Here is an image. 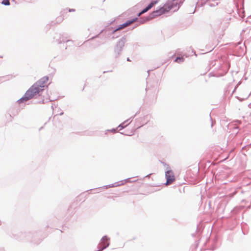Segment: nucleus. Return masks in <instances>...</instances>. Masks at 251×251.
<instances>
[{
  "instance_id": "obj_1",
  "label": "nucleus",
  "mask_w": 251,
  "mask_h": 251,
  "mask_svg": "<svg viewBox=\"0 0 251 251\" xmlns=\"http://www.w3.org/2000/svg\"><path fill=\"white\" fill-rule=\"evenodd\" d=\"M41 91V88L38 87L36 86V84H34L28 89L25 94L23 97L20 99L19 101L20 102H22L30 100L34 96L39 94Z\"/></svg>"
},
{
  "instance_id": "obj_2",
  "label": "nucleus",
  "mask_w": 251,
  "mask_h": 251,
  "mask_svg": "<svg viewBox=\"0 0 251 251\" xmlns=\"http://www.w3.org/2000/svg\"><path fill=\"white\" fill-rule=\"evenodd\" d=\"M165 177L167 179L166 185H170L175 181V176L172 170L167 171L165 173Z\"/></svg>"
},
{
  "instance_id": "obj_3",
  "label": "nucleus",
  "mask_w": 251,
  "mask_h": 251,
  "mask_svg": "<svg viewBox=\"0 0 251 251\" xmlns=\"http://www.w3.org/2000/svg\"><path fill=\"white\" fill-rule=\"evenodd\" d=\"M49 80V78L48 76H44L41 78L39 80L36 82L35 84H36V86L38 87H40L41 88V91H42L44 89V88L45 87L47 83Z\"/></svg>"
},
{
  "instance_id": "obj_4",
  "label": "nucleus",
  "mask_w": 251,
  "mask_h": 251,
  "mask_svg": "<svg viewBox=\"0 0 251 251\" xmlns=\"http://www.w3.org/2000/svg\"><path fill=\"white\" fill-rule=\"evenodd\" d=\"M137 18L134 19L133 20L127 21L126 23L121 25H119L118 28H117L114 31H117L118 30L122 29L127 26L130 25L131 24H133L134 22H135L137 20Z\"/></svg>"
},
{
  "instance_id": "obj_5",
  "label": "nucleus",
  "mask_w": 251,
  "mask_h": 251,
  "mask_svg": "<svg viewBox=\"0 0 251 251\" xmlns=\"http://www.w3.org/2000/svg\"><path fill=\"white\" fill-rule=\"evenodd\" d=\"M159 0H155L151 1L149 5L146 7L144 9H143L141 12H140L138 14V16H140L142 14L147 12L152 7H153L155 4L157 3Z\"/></svg>"
},
{
  "instance_id": "obj_6",
  "label": "nucleus",
  "mask_w": 251,
  "mask_h": 251,
  "mask_svg": "<svg viewBox=\"0 0 251 251\" xmlns=\"http://www.w3.org/2000/svg\"><path fill=\"white\" fill-rule=\"evenodd\" d=\"M165 12V10L163 7L160 8L159 9L154 11L152 12L151 15V18H154L158 16L162 15Z\"/></svg>"
},
{
  "instance_id": "obj_7",
  "label": "nucleus",
  "mask_w": 251,
  "mask_h": 251,
  "mask_svg": "<svg viewBox=\"0 0 251 251\" xmlns=\"http://www.w3.org/2000/svg\"><path fill=\"white\" fill-rule=\"evenodd\" d=\"M100 244L102 247L101 250L104 249L109 245L108 239L106 237L102 238Z\"/></svg>"
},
{
  "instance_id": "obj_8",
  "label": "nucleus",
  "mask_w": 251,
  "mask_h": 251,
  "mask_svg": "<svg viewBox=\"0 0 251 251\" xmlns=\"http://www.w3.org/2000/svg\"><path fill=\"white\" fill-rule=\"evenodd\" d=\"M135 181H136V180L132 181V182H135ZM129 182L130 183V182H132V181L130 180V178H127L123 181H121V183H120V184H116L115 185H113V187H115V186L116 187V186L123 185L126 184V183H129Z\"/></svg>"
},
{
  "instance_id": "obj_9",
  "label": "nucleus",
  "mask_w": 251,
  "mask_h": 251,
  "mask_svg": "<svg viewBox=\"0 0 251 251\" xmlns=\"http://www.w3.org/2000/svg\"><path fill=\"white\" fill-rule=\"evenodd\" d=\"M184 58L183 57H177L175 60V62L178 63H182L184 61Z\"/></svg>"
},
{
  "instance_id": "obj_10",
  "label": "nucleus",
  "mask_w": 251,
  "mask_h": 251,
  "mask_svg": "<svg viewBox=\"0 0 251 251\" xmlns=\"http://www.w3.org/2000/svg\"><path fill=\"white\" fill-rule=\"evenodd\" d=\"M2 4L5 5H9L10 4V2L9 0H3L2 1Z\"/></svg>"
},
{
  "instance_id": "obj_11",
  "label": "nucleus",
  "mask_w": 251,
  "mask_h": 251,
  "mask_svg": "<svg viewBox=\"0 0 251 251\" xmlns=\"http://www.w3.org/2000/svg\"><path fill=\"white\" fill-rule=\"evenodd\" d=\"M98 251H101V250H99Z\"/></svg>"
}]
</instances>
